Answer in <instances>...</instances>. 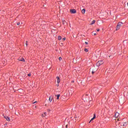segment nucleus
<instances>
[{"instance_id": "1", "label": "nucleus", "mask_w": 128, "mask_h": 128, "mask_svg": "<svg viewBox=\"0 0 128 128\" xmlns=\"http://www.w3.org/2000/svg\"><path fill=\"white\" fill-rule=\"evenodd\" d=\"M122 26V22H119L118 24V25L116 27V30H120V26Z\"/></svg>"}, {"instance_id": "2", "label": "nucleus", "mask_w": 128, "mask_h": 128, "mask_svg": "<svg viewBox=\"0 0 128 128\" xmlns=\"http://www.w3.org/2000/svg\"><path fill=\"white\" fill-rule=\"evenodd\" d=\"M104 64V61L102 60L98 61L96 64V66H101V64Z\"/></svg>"}, {"instance_id": "3", "label": "nucleus", "mask_w": 128, "mask_h": 128, "mask_svg": "<svg viewBox=\"0 0 128 128\" xmlns=\"http://www.w3.org/2000/svg\"><path fill=\"white\" fill-rule=\"evenodd\" d=\"M70 12L71 14H76V10L74 9H72L70 10Z\"/></svg>"}, {"instance_id": "4", "label": "nucleus", "mask_w": 128, "mask_h": 128, "mask_svg": "<svg viewBox=\"0 0 128 128\" xmlns=\"http://www.w3.org/2000/svg\"><path fill=\"white\" fill-rule=\"evenodd\" d=\"M4 118L6 120H8V122H10V117L8 116H4Z\"/></svg>"}, {"instance_id": "5", "label": "nucleus", "mask_w": 128, "mask_h": 128, "mask_svg": "<svg viewBox=\"0 0 128 128\" xmlns=\"http://www.w3.org/2000/svg\"><path fill=\"white\" fill-rule=\"evenodd\" d=\"M56 78L57 80V82L58 84H60V77L56 76Z\"/></svg>"}, {"instance_id": "6", "label": "nucleus", "mask_w": 128, "mask_h": 128, "mask_svg": "<svg viewBox=\"0 0 128 128\" xmlns=\"http://www.w3.org/2000/svg\"><path fill=\"white\" fill-rule=\"evenodd\" d=\"M119 116H120V113L116 112L115 114V118H118Z\"/></svg>"}, {"instance_id": "7", "label": "nucleus", "mask_w": 128, "mask_h": 128, "mask_svg": "<svg viewBox=\"0 0 128 128\" xmlns=\"http://www.w3.org/2000/svg\"><path fill=\"white\" fill-rule=\"evenodd\" d=\"M95 118H96V114H94L93 118L90 120V122H92V120H94Z\"/></svg>"}, {"instance_id": "8", "label": "nucleus", "mask_w": 128, "mask_h": 128, "mask_svg": "<svg viewBox=\"0 0 128 128\" xmlns=\"http://www.w3.org/2000/svg\"><path fill=\"white\" fill-rule=\"evenodd\" d=\"M96 23V20H94L90 24V26H92V24H94Z\"/></svg>"}, {"instance_id": "9", "label": "nucleus", "mask_w": 128, "mask_h": 128, "mask_svg": "<svg viewBox=\"0 0 128 128\" xmlns=\"http://www.w3.org/2000/svg\"><path fill=\"white\" fill-rule=\"evenodd\" d=\"M49 101H50V102H51L52 101V96H50L49 97Z\"/></svg>"}, {"instance_id": "10", "label": "nucleus", "mask_w": 128, "mask_h": 128, "mask_svg": "<svg viewBox=\"0 0 128 128\" xmlns=\"http://www.w3.org/2000/svg\"><path fill=\"white\" fill-rule=\"evenodd\" d=\"M46 116V112H44L43 114H42V118H44Z\"/></svg>"}, {"instance_id": "11", "label": "nucleus", "mask_w": 128, "mask_h": 128, "mask_svg": "<svg viewBox=\"0 0 128 128\" xmlns=\"http://www.w3.org/2000/svg\"><path fill=\"white\" fill-rule=\"evenodd\" d=\"M82 14H84L86 12V10L85 9H82Z\"/></svg>"}, {"instance_id": "12", "label": "nucleus", "mask_w": 128, "mask_h": 128, "mask_svg": "<svg viewBox=\"0 0 128 128\" xmlns=\"http://www.w3.org/2000/svg\"><path fill=\"white\" fill-rule=\"evenodd\" d=\"M56 96L57 97V100H58L60 98V95L58 94L56 95Z\"/></svg>"}, {"instance_id": "13", "label": "nucleus", "mask_w": 128, "mask_h": 128, "mask_svg": "<svg viewBox=\"0 0 128 128\" xmlns=\"http://www.w3.org/2000/svg\"><path fill=\"white\" fill-rule=\"evenodd\" d=\"M20 62H26V60H24V58H21V60H20Z\"/></svg>"}, {"instance_id": "14", "label": "nucleus", "mask_w": 128, "mask_h": 128, "mask_svg": "<svg viewBox=\"0 0 128 128\" xmlns=\"http://www.w3.org/2000/svg\"><path fill=\"white\" fill-rule=\"evenodd\" d=\"M58 40H62V36H58Z\"/></svg>"}, {"instance_id": "15", "label": "nucleus", "mask_w": 128, "mask_h": 128, "mask_svg": "<svg viewBox=\"0 0 128 128\" xmlns=\"http://www.w3.org/2000/svg\"><path fill=\"white\" fill-rule=\"evenodd\" d=\"M84 52H88V48H84Z\"/></svg>"}, {"instance_id": "16", "label": "nucleus", "mask_w": 128, "mask_h": 128, "mask_svg": "<svg viewBox=\"0 0 128 128\" xmlns=\"http://www.w3.org/2000/svg\"><path fill=\"white\" fill-rule=\"evenodd\" d=\"M122 126H126V122L123 123Z\"/></svg>"}, {"instance_id": "17", "label": "nucleus", "mask_w": 128, "mask_h": 128, "mask_svg": "<svg viewBox=\"0 0 128 128\" xmlns=\"http://www.w3.org/2000/svg\"><path fill=\"white\" fill-rule=\"evenodd\" d=\"M62 60V57H60L59 60Z\"/></svg>"}, {"instance_id": "18", "label": "nucleus", "mask_w": 128, "mask_h": 128, "mask_svg": "<svg viewBox=\"0 0 128 128\" xmlns=\"http://www.w3.org/2000/svg\"><path fill=\"white\" fill-rule=\"evenodd\" d=\"M20 22L17 23V26H20Z\"/></svg>"}, {"instance_id": "19", "label": "nucleus", "mask_w": 128, "mask_h": 128, "mask_svg": "<svg viewBox=\"0 0 128 128\" xmlns=\"http://www.w3.org/2000/svg\"><path fill=\"white\" fill-rule=\"evenodd\" d=\"M28 76H32V74H28Z\"/></svg>"}, {"instance_id": "20", "label": "nucleus", "mask_w": 128, "mask_h": 128, "mask_svg": "<svg viewBox=\"0 0 128 128\" xmlns=\"http://www.w3.org/2000/svg\"><path fill=\"white\" fill-rule=\"evenodd\" d=\"M26 46H28V41H26Z\"/></svg>"}, {"instance_id": "21", "label": "nucleus", "mask_w": 128, "mask_h": 128, "mask_svg": "<svg viewBox=\"0 0 128 128\" xmlns=\"http://www.w3.org/2000/svg\"><path fill=\"white\" fill-rule=\"evenodd\" d=\"M59 83H58L57 84H56V86H60V84H58Z\"/></svg>"}, {"instance_id": "22", "label": "nucleus", "mask_w": 128, "mask_h": 128, "mask_svg": "<svg viewBox=\"0 0 128 128\" xmlns=\"http://www.w3.org/2000/svg\"><path fill=\"white\" fill-rule=\"evenodd\" d=\"M94 36H96V33H94Z\"/></svg>"}, {"instance_id": "23", "label": "nucleus", "mask_w": 128, "mask_h": 128, "mask_svg": "<svg viewBox=\"0 0 128 128\" xmlns=\"http://www.w3.org/2000/svg\"><path fill=\"white\" fill-rule=\"evenodd\" d=\"M63 40H66V38H63Z\"/></svg>"}, {"instance_id": "24", "label": "nucleus", "mask_w": 128, "mask_h": 128, "mask_svg": "<svg viewBox=\"0 0 128 128\" xmlns=\"http://www.w3.org/2000/svg\"><path fill=\"white\" fill-rule=\"evenodd\" d=\"M96 30L97 32H100V29H97Z\"/></svg>"}, {"instance_id": "25", "label": "nucleus", "mask_w": 128, "mask_h": 128, "mask_svg": "<svg viewBox=\"0 0 128 128\" xmlns=\"http://www.w3.org/2000/svg\"><path fill=\"white\" fill-rule=\"evenodd\" d=\"M85 44H88V42H85Z\"/></svg>"}, {"instance_id": "26", "label": "nucleus", "mask_w": 128, "mask_h": 128, "mask_svg": "<svg viewBox=\"0 0 128 128\" xmlns=\"http://www.w3.org/2000/svg\"><path fill=\"white\" fill-rule=\"evenodd\" d=\"M92 74H94V72L92 71Z\"/></svg>"}, {"instance_id": "27", "label": "nucleus", "mask_w": 128, "mask_h": 128, "mask_svg": "<svg viewBox=\"0 0 128 128\" xmlns=\"http://www.w3.org/2000/svg\"><path fill=\"white\" fill-rule=\"evenodd\" d=\"M5 126H8V124H5Z\"/></svg>"}, {"instance_id": "28", "label": "nucleus", "mask_w": 128, "mask_h": 128, "mask_svg": "<svg viewBox=\"0 0 128 128\" xmlns=\"http://www.w3.org/2000/svg\"><path fill=\"white\" fill-rule=\"evenodd\" d=\"M36 102H34V104H36Z\"/></svg>"}, {"instance_id": "29", "label": "nucleus", "mask_w": 128, "mask_h": 128, "mask_svg": "<svg viewBox=\"0 0 128 128\" xmlns=\"http://www.w3.org/2000/svg\"><path fill=\"white\" fill-rule=\"evenodd\" d=\"M66 128H68V125L66 126Z\"/></svg>"}]
</instances>
